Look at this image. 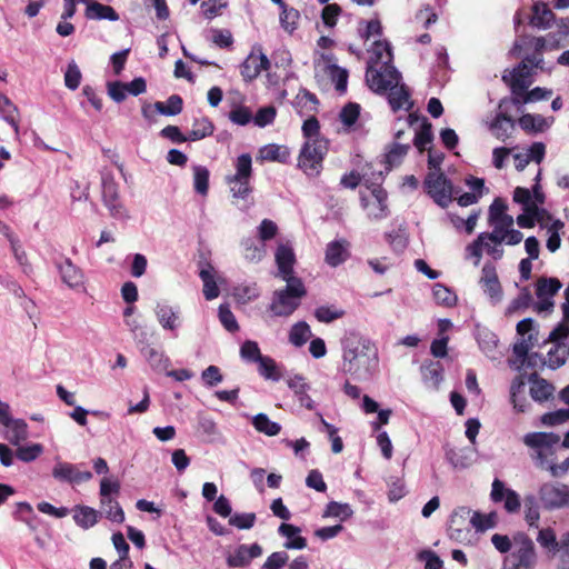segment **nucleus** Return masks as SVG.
Returning <instances> with one entry per match:
<instances>
[{
    "instance_id": "obj_27",
    "label": "nucleus",
    "mask_w": 569,
    "mask_h": 569,
    "mask_svg": "<svg viewBox=\"0 0 569 569\" xmlns=\"http://www.w3.org/2000/svg\"><path fill=\"white\" fill-rule=\"evenodd\" d=\"M560 437L553 432H530L523 437V443L533 449L551 448Z\"/></svg>"
},
{
    "instance_id": "obj_49",
    "label": "nucleus",
    "mask_w": 569,
    "mask_h": 569,
    "mask_svg": "<svg viewBox=\"0 0 569 569\" xmlns=\"http://www.w3.org/2000/svg\"><path fill=\"white\" fill-rule=\"evenodd\" d=\"M214 126L208 118L196 119L189 132V141H198L213 133Z\"/></svg>"
},
{
    "instance_id": "obj_40",
    "label": "nucleus",
    "mask_w": 569,
    "mask_h": 569,
    "mask_svg": "<svg viewBox=\"0 0 569 569\" xmlns=\"http://www.w3.org/2000/svg\"><path fill=\"white\" fill-rule=\"evenodd\" d=\"M0 114L13 128L16 136H18V108L4 94H0Z\"/></svg>"
},
{
    "instance_id": "obj_16",
    "label": "nucleus",
    "mask_w": 569,
    "mask_h": 569,
    "mask_svg": "<svg viewBox=\"0 0 569 569\" xmlns=\"http://www.w3.org/2000/svg\"><path fill=\"white\" fill-rule=\"evenodd\" d=\"M61 280L69 288L77 289L82 287L83 281V272L80 268L74 266L69 258H66L62 262L57 264Z\"/></svg>"
},
{
    "instance_id": "obj_39",
    "label": "nucleus",
    "mask_w": 569,
    "mask_h": 569,
    "mask_svg": "<svg viewBox=\"0 0 569 569\" xmlns=\"http://www.w3.org/2000/svg\"><path fill=\"white\" fill-rule=\"evenodd\" d=\"M241 246L243 247V257L249 262H259L266 256V244L258 242L252 238L242 240Z\"/></svg>"
},
{
    "instance_id": "obj_58",
    "label": "nucleus",
    "mask_w": 569,
    "mask_h": 569,
    "mask_svg": "<svg viewBox=\"0 0 569 569\" xmlns=\"http://www.w3.org/2000/svg\"><path fill=\"white\" fill-rule=\"evenodd\" d=\"M409 149H410V146L408 143L395 142L386 154V162L388 164V170H390L393 167L399 166Z\"/></svg>"
},
{
    "instance_id": "obj_45",
    "label": "nucleus",
    "mask_w": 569,
    "mask_h": 569,
    "mask_svg": "<svg viewBox=\"0 0 569 569\" xmlns=\"http://www.w3.org/2000/svg\"><path fill=\"white\" fill-rule=\"evenodd\" d=\"M252 425L257 431L269 437L277 436L281 431V426L276 421H271L266 413L256 415L252 419Z\"/></svg>"
},
{
    "instance_id": "obj_13",
    "label": "nucleus",
    "mask_w": 569,
    "mask_h": 569,
    "mask_svg": "<svg viewBox=\"0 0 569 569\" xmlns=\"http://www.w3.org/2000/svg\"><path fill=\"white\" fill-rule=\"evenodd\" d=\"M154 315L161 328L174 332L181 325L180 309L168 303H157Z\"/></svg>"
},
{
    "instance_id": "obj_21",
    "label": "nucleus",
    "mask_w": 569,
    "mask_h": 569,
    "mask_svg": "<svg viewBox=\"0 0 569 569\" xmlns=\"http://www.w3.org/2000/svg\"><path fill=\"white\" fill-rule=\"evenodd\" d=\"M139 347L141 355L144 357L152 370L161 372L169 367L170 360L162 351L152 347L148 342L140 345Z\"/></svg>"
},
{
    "instance_id": "obj_2",
    "label": "nucleus",
    "mask_w": 569,
    "mask_h": 569,
    "mask_svg": "<svg viewBox=\"0 0 569 569\" xmlns=\"http://www.w3.org/2000/svg\"><path fill=\"white\" fill-rule=\"evenodd\" d=\"M283 289L276 290L269 310L274 317H289L300 306L301 299L307 295L301 279L286 281Z\"/></svg>"
},
{
    "instance_id": "obj_11",
    "label": "nucleus",
    "mask_w": 569,
    "mask_h": 569,
    "mask_svg": "<svg viewBox=\"0 0 569 569\" xmlns=\"http://www.w3.org/2000/svg\"><path fill=\"white\" fill-rule=\"evenodd\" d=\"M480 284L483 292L489 297L493 305L499 303L502 300V288L495 266L490 263H486L483 266Z\"/></svg>"
},
{
    "instance_id": "obj_60",
    "label": "nucleus",
    "mask_w": 569,
    "mask_h": 569,
    "mask_svg": "<svg viewBox=\"0 0 569 569\" xmlns=\"http://www.w3.org/2000/svg\"><path fill=\"white\" fill-rule=\"evenodd\" d=\"M193 187L196 192L206 196L209 189V170L203 166H193Z\"/></svg>"
},
{
    "instance_id": "obj_3",
    "label": "nucleus",
    "mask_w": 569,
    "mask_h": 569,
    "mask_svg": "<svg viewBox=\"0 0 569 569\" xmlns=\"http://www.w3.org/2000/svg\"><path fill=\"white\" fill-rule=\"evenodd\" d=\"M537 551L535 543L526 533L513 536V548L502 562V569H536Z\"/></svg>"
},
{
    "instance_id": "obj_50",
    "label": "nucleus",
    "mask_w": 569,
    "mask_h": 569,
    "mask_svg": "<svg viewBox=\"0 0 569 569\" xmlns=\"http://www.w3.org/2000/svg\"><path fill=\"white\" fill-rule=\"evenodd\" d=\"M442 371L443 369L440 362H430L421 367V372L425 382L436 389L442 381Z\"/></svg>"
},
{
    "instance_id": "obj_61",
    "label": "nucleus",
    "mask_w": 569,
    "mask_h": 569,
    "mask_svg": "<svg viewBox=\"0 0 569 569\" xmlns=\"http://www.w3.org/2000/svg\"><path fill=\"white\" fill-rule=\"evenodd\" d=\"M345 316V311L335 306H320L315 310V317L319 322L330 323Z\"/></svg>"
},
{
    "instance_id": "obj_37",
    "label": "nucleus",
    "mask_w": 569,
    "mask_h": 569,
    "mask_svg": "<svg viewBox=\"0 0 569 569\" xmlns=\"http://www.w3.org/2000/svg\"><path fill=\"white\" fill-rule=\"evenodd\" d=\"M214 270L208 264L207 268L200 270V278L203 282V296L207 300H213L219 297L220 290L214 280Z\"/></svg>"
},
{
    "instance_id": "obj_48",
    "label": "nucleus",
    "mask_w": 569,
    "mask_h": 569,
    "mask_svg": "<svg viewBox=\"0 0 569 569\" xmlns=\"http://www.w3.org/2000/svg\"><path fill=\"white\" fill-rule=\"evenodd\" d=\"M433 140L432 126L423 118L420 129L416 131L413 144L420 151H425Z\"/></svg>"
},
{
    "instance_id": "obj_9",
    "label": "nucleus",
    "mask_w": 569,
    "mask_h": 569,
    "mask_svg": "<svg viewBox=\"0 0 569 569\" xmlns=\"http://www.w3.org/2000/svg\"><path fill=\"white\" fill-rule=\"evenodd\" d=\"M274 260L278 267V277L284 281L299 279L295 276L293 266L296 263V254L289 242L278 244L274 252Z\"/></svg>"
},
{
    "instance_id": "obj_32",
    "label": "nucleus",
    "mask_w": 569,
    "mask_h": 569,
    "mask_svg": "<svg viewBox=\"0 0 569 569\" xmlns=\"http://www.w3.org/2000/svg\"><path fill=\"white\" fill-rule=\"evenodd\" d=\"M100 517V512L88 506H77L74 508L73 520L82 529L93 527Z\"/></svg>"
},
{
    "instance_id": "obj_1",
    "label": "nucleus",
    "mask_w": 569,
    "mask_h": 569,
    "mask_svg": "<svg viewBox=\"0 0 569 569\" xmlns=\"http://www.w3.org/2000/svg\"><path fill=\"white\" fill-rule=\"evenodd\" d=\"M378 349L369 339L347 340L343 345L342 371L358 380H368L378 369Z\"/></svg>"
},
{
    "instance_id": "obj_10",
    "label": "nucleus",
    "mask_w": 569,
    "mask_h": 569,
    "mask_svg": "<svg viewBox=\"0 0 569 569\" xmlns=\"http://www.w3.org/2000/svg\"><path fill=\"white\" fill-rule=\"evenodd\" d=\"M271 63L263 52H251L240 66V72L244 81L250 82L262 71L269 70Z\"/></svg>"
},
{
    "instance_id": "obj_62",
    "label": "nucleus",
    "mask_w": 569,
    "mask_h": 569,
    "mask_svg": "<svg viewBox=\"0 0 569 569\" xmlns=\"http://www.w3.org/2000/svg\"><path fill=\"white\" fill-rule=\"evenodd\" d=\"M16 456L23 462H32L43 452V446L40 443H31L28 446H16Z\"/></svg>"
},
{
    "instance_id": "obj_53",
    "label": "nucleus",
    "mask_w": 569,
    "mask_h": 569,
    "mask_svg": "<svg viewBox=\"0 0 569 569\" xmlns=\"http://www.w3.org/2000/svg\"><path fill=\"white\" fill-rule=\"evenodd\" d=\"M561 282L557 278H540L536 284L537 298H552L561 288Z\"/></svg>"
},
{
    "instance_id": "obj_23",
    "label": "nucleus",
    "mask_w": 569,
    "mask_h": 569,
    "mask_svg": "<svg viewBox=\"0 0 569 569\" xmlns=\"http://www.w3.org/2000/svg\"><path fill=\"white\" fill-rule=\"evenodd\" d=\"M82 2L87 3L84 16L89 20H119V14L110 6L102 4L97 1L88 2L86 0H82Z\"/></svg>"
},
{
    "instance_id": "obj_51",
    "label": "nucleus",
    "mask_w": 569,
    "mask_h": 569,
    "mask_svg": "<svg viewBox=\"0 0 569 569\" xmlns=\"http://www.w3.org/2000/svg\"><path fill=\"white\" fill-rule=\"evenodd\" d=\"M101 174V197L102 199L117 197L120 194L119 186L114 180V176L111 170L103 168Z\"/></svg>"
},
{
    "instance_id": "obj_12",
    "label": "nucleus",
    "mask_w": 569,
    "mask_h": 569,
    "mask_svg": "<svg viewBox=\"0 0 569 569\" xmlns=\"http://www.w3.org/2000/svg\"><path fill=\"white\" fill-rule=\"evenodd\" d=\"M52 477L59 481L80 483L89 481L92 478V473L90 471H80L72 463L57 461L52 469Z\"/></svg>"
},
{
    "instance_id": "obj_46",
    "label": "nucleus",
    "mask_w": 569,
    "mask_h": 569,
    "mask_svg": "<svg viewBox=\"0 0 569 569\" xmlns=\"http://www.w3.org/2000/svg\"><path fill=\"white\" fill-rule=\"evenodd\" d=\"M183 101L178 94H172L166 102L157 101L153 104L156 111L163 116H177L182 111Z\"/></svg>"
},
{
    "instance_id": "obj_19",
    "label": "nucleus",
    "mask_w": 569,
    "mask_h": 569,
    "mask_svg": "<svg viewBox=\"0 0 569 569\" xmlns=\"http://www.w3.org/2000/svg\"><path fill=\"white\" fill-rule=\"evenodd\" d=\"M530 382V397L537 402H543L549 400L553 392L555 387L552 383L543 378H540L538 373L533 372L528 378Z\"/></svg>"
},
{
    "instance_id": "obj_22",
    "label": "nucleus",
    "mask_w": 569,
    "mask_h": 569,
    "mask_svg": "<svg viewBox=\"0 0 569 569\" xmlns=\"http://www.w3.org/2000/svg\"><path fill=\"white\" fill-rule=\"evenodd\" d=\"M300 531L299 527L291 523H281L279 526V535L287 538V541L283 543L286 549L301 550L307 547V540L299 535Z\"/></svg>"
},
{
    "instance_id": "obj_42",
    "label": "nucleus",
    "mask_w": 569,
    "mask_h": 569,
    "mask_svg": "<svg viewBox=\"0 0 569 569\" xmlns=\"http://www.w3.org/2000/svg\"><path fill=\"white\" fill-rule=\"evenodd\" d=\"M447 460L453 468L465 469L471 466L472 459V450L465 449H450L446 452Z\"/></svg>"
},
{
    "instance_id": "obj_26",
    "label": "nucleus",
    "mask_w": 569,
    "mask_h": 569,
    "mask_svg": "<svg viewBox=\"0 0 569 569\" xmlns=\"http://www.w3.org/2000/svg\"><path fill=\"white\" fill-rule=\"evenodd\" d=\"M6 432L3 437L12 445L19 446L29 437L28 425L23 419H12L10 422L3 425Z\"/></svg>"
},
{
    "instance_id": "obj_14",
    "label": "nucleus",
    "mask_w": 569,
    "mask_h": 569,
    "mask_svg": "<svg viewBox=\"0 0 569 569\" xmlns=\"http://www.w3.org/2000/svg\"><path fill=\"white\" fill-rule=\"evenodd\" d=\"M261 553L262 548L258 543L250 546L241 545L227 558V563L229 567L233 568L244 567L248 566L252 559L260 557Z\"/></svg>"
},
{
    "instance_id": "obj_24",
    "label": "nucleus",
    "mask_w": 569,
    "mask_h": 569,
    "mask_svg": "<svg viewBox=\"0 0 569 569\" xmlns=\"http://www.w3.org/2000/svg\"><path fill=\"white\" fill-rule=\"evenodd\" d=\"M519 126L526 132H542L551 127L553 117L545 118L541 114H522L519 120Z\"/></svg>"
},
{
    "instance_id": "obj_25",
    "label": "nucleus",
    "mask_w": 569,
    "mask_h": 569,
    "mask_svg": "<svg viewBox=\"0 0 569 569\" xmlns=\"http://www.w3.org/2000/svg\"><path fill=\"white\" fill-rule=\"evenodd\" d=\"M476 339L482 352L491 359L497 358L498 338L485 327L478 326L476 329Z\"/></svg>"
},
{
    "instance_id": "obj_34",
    "label": "nucleus",
    "mask_w": 569,
    "mask_h": 569,
    "mask_svg": "<svg viewBox=\"0 0 569 569\" xmlns=\"http://www.w3.org/2000/svg\"><path fill=\"white\" fill-rule=\"evenodd\" d=\"M513 127L515 122L512 118L505 113H498L490 123V130L493 133V136L502 141H505L510 136V132L513 129Z\"/></svg>"
},
{
    "instance_id": "obj_64",
    "label": "nucleus",
    "mask_w": 569,
    "mask_h": 569,
    "mask_svg": "<svg viewBox=\"0 0 569 569\" xmlns=\"http://www.w3.org/2000/svg\"><path fill=\"white\" fill-rule=\"evenodd\" d=\"M236 173L232 174V178H246L251 179L252 174V159L249 153L240 154L234 163Z\"/></svg>"
},
{
    "instance_id": "obj_56",
    "label": "nucleus",
    "mask_w": 569,
    "mask_h": 569,
    "mask_svg": "<svg viewBox=\"0 0 569 569\" xmlns=\"http://www.w3.org/2000/svg\"><path fill=\"white\" fill-rule=\"evenodd\" d=\"M124 325L138 346L148 342L149 333L146 326L142 325L139 318L127 319Z\"/></svg>"
},
{
    "instance_id": "obj_41",
    "label": "nucleus",
    "mask_w": 569,
    "mask_h": 569,
    "mask_svg": "<svg viewBox=\"0 0 569 569\" xmlns=\"http://www.w3.org/2000/svg\"><path fill=\"white\" fill-rule=\"evenodd\" d=\"M104 207L108 209L111 218L120 221L130 219L129 210L122 202L120 194L117 197L102 199Z\"/></svg>"
},
{
    "instance_id": "obj_8",
    "label": "nucleus",
    "mask_w": 569,
    "mask_h": 569,
    "mask_svg": "<svg viewBox=\"0 0 569 569\" xmlns=\"http://www.w3.org/2000/svg\"><path fill=\"white\" fill-rule=\"evenodd\" d=\"M490 499L498 503L503 501V508L509 513H516L520 510L521 500L518 492L507 488L505 482L496 478L491 483Z\"/></svg>"
},
{
    "instance_id": "obj_63",
    "label": "nucleus",
    "mask_w": 569,
    "mask_h": 569,
    "mask_svg": "<svg viewBox=\"0 0 569 569\" xmlns=\"http://www.w3.org/2000/svg\"><path fill=\"white\" fill-rule=\"evenodd\" d=\"M261 157L264 160L269 161H280L286 162L289 157V151L284 147H280L277 144H269L261 149Z\"/></svg>"
},
{
    "instance_id": "obj_55",
    "label": "nucleus",
    "mask_w": 569,
    "mask_h": 569,
    "mask_svg": "<svg viewBox=\"0 0 569 569\" xmlns=\"http://www.w3.org/2000/svg\"><path fill=\"white\" fill-rule=\"evenodd\" d=\"M513 201L522 204L525 212L538 213L537 202L532 201L531 191L529 189L517 187L513 191Z\"/></svg>"
},
{
    "instance_id": "obj_35",
    "label": "nucleus",
    "mask_w": 569,
    "mask_h": 569,
    "mask_svg": "<svg viewBox=\"0 0 569 569\" xmlns=\"http://www.w3.org/2000/svg\"><path fill=\"white\" fill-rule=\"evenodd\" d=\"M100 516L104 515L112 522L121 523L124 521V512L119 502L112 497L100 498Z\"/></svg>"
},
{
    "instance_id": "obj_31",
    "label": "nucleus",
    "mask_w": 569,
    "mask_h": 569,
    "mask_svg": "<svg viewBox=\"0 0 569 569\" xmlns=\"http://www.w3.org/2000/svg\"><path fill=\"white\" fill-rule=\"evenodd\" d=\"M393 56L388 41H375L370 50L369 64L380 66L392 62Z\"/></svg>"
},
{
    "instance_id": "obj_59",
    "label": "nucleus",
    "mask_w": 569,
    "mask_h": 569,
    "mask_svg": "<svg viewBox=\"0 0 569 569\" xmlns=\"http://www.w3.org/2000/svg\"><path fill=\"white\" fill-rule=\"evenodd\" d=\"M432 293L436 302L445 307H452L457 302L456 293L442 283H436Z\"/></svg>"
},
{
    "instance_id": "obj_44",
    "label": "nucleus",
    "mask_w": 569,
    "mask_h": 569,
    "mask_svg": "<svg viewBox=\"0 0 569 569\" xmlns=\"http://www.w3.org/2000/svg\"><path fill=\"white\" fill-rule=\"evenodd\" d=\"M258 371L266 380L279 381L282 377L277 362L268 356H263L260 361H258Z\"/></svg>"
},
{
    "instance_id": "obj_30",
    "label": "nucleus",
    "mask_w": 569,
    "mask_h": 569,
    "mask_svg": "<svg viewBox=\"0 0 569 569\" xmlns=\"http://www.w3.org/2000/svg\"><path fill=\"white\" fill-rule=\"evenodd\" d=\"M538 341L537 333H529L527 338H522L513 345L512 351L516 356V361H510L511 366H517V369H520L525 366V359L529 353V350L535 346Z\"/></svg>"
},
{
    "instance_id": "obj_47",
    "label": "nucleus",
    "mask_w": 569,
    "mask_h": 569,
    "mask_svg": "<svg viewBox=\"0 0 569 569\" xmlns=\"http://www.w3.org/2000/svg\"><path fill=\"white\" fill-rule=\"evenodd\" d=\"M311 329L306 321H299L291 327L289 341L295 347L303 346L311 338Z\"/></svg>"
},
{
    "instance_id": "obj_17",
    "label": "nucleus",
    "mask_w": 569,
    "mask_h": 569,
    "mask_svg": "<svg viewBox=\"0 0 569 569\" xmlns=\"http://www.w3.org/2000/svg\"><path fill=\"white\" fill-rule=\"evenodd\" d=\"M288 387L293 391L300 406L312 410L315 408V401L308 395L310 386L306 382L305 378L300 375H295L287 379Z\"/></svg>"
},
{
    "instance_id": "obj_4",
    "label": "nucleus",
    "mask_w": 569,
    "mask_h": 569,
    "mask_svg": "<svg viewBox=\"0 0 569 569\" xmlns=\"http://www.w3.org/2000/svg\"><path fill=\"white\" fill-rule=\"evenodd\" d=\"M328 152V140L317 138L307 140L298 158L299 168L308 176L316 177L322 169V161Z\"/></svg>"
},
{
    "instance_id": "obj_52",
    "label": "nucleus",
    "mask_w": 569,
    "mask_h": 569,
    "mask_svg": "<svg viewBox=\"0 0 569 569\" xmlns=\"http://www.w3.org/2000/svg\"><path fill=\"white\" fill-rule=\"evenodd\" d=\"M227 183L233 198L244 200L252 191L250 179L227 177Z\"/></svg>"
},
{
    "instance_id": "obj_20",
    "label": "nucleus",
    "mask_w": 569,
    "mask_h": 569,
    "mask_svg": "<svg viewBox=\"0 0 569 569\" xmlns=\"http://www.w3.org/2000/svg\"><path fill=\"white\" fill-rule=\"evenodd\" d=\"M372 201H368L363 203V206L368 209V216L371 219L380 220L388 216V207H387V192L381 188H375L372 190Z\"/></svg>"
},
{
    "instance_id": "obj_28",
    "label": "nucleus",
    "mask_w": 569,
    "mask_h": 569,
    "mask_svg": "<svg viewBox=\"0 0 569 569\" xmlns=\"http://www.w3.org/2000/svg\"><path fill=\"white\" fill-rule=\"evenodd\" d=\"M540 501L539 496L532 493L526 495L523 498L525 521L529 528L539 529L540 520Z\"/></svg>"
},
{
    "instance_id": "obj_57",
    "label": "nucleus",
    "mask_w": 569,
    "mask_h": 569,
    "mask_svg": "<svg viewBox=\"0 0 569 569\" xmlns=\"http://www.w3.org/2000/svg\"><path fill=\"white\" fill-rule=\"evenodd\" d=\"M552 94V91L546 88L536 87L527 93L518 94L513 98V104L536 102L548 99Z\"/></svg>"
},
{
    "instance_id": "obj_54",
    "label": "nucleus",
    "mask_w": 569,
    "mask_h": 569,
    "mask_svg": "<svg viewBox=\"0 0 569 569\" xmlns=\"http://www.w3.org/2000/svg\"><path fill=\"white\" fill-rule=\"evenodd\" d=\"M326 72L329 74L331 81L335 83L336 90L339 91L340 93H345L348 83V71L336 64H328L326 66Z\"/></svg>"
},
{
    "instance_id": "obj_5",
    "label": "nucleus",
    "mask_w": 569,
    "mask_h": 569,
    "mask_svg": "<svg viewBox=\"0 0 569 569\" xmlns=\"http://www.w3.org/2000/svg\"><path fill=\"white\" fill-rule=\"evenodd\" d=\"M400 81L401 73L395 68L392 62L380 66L369 64L367 67L366 82L377 93H385L388 89H393Z\"/></svg>"
},
{
    "instance_id": "obj_43",
    "label": "nucleus",
    "mask_w": 569,
    "mask_h": 569,
    "mask_svg": "<svg viewBox=\"0 0 569 569\" xmlns=\"http://www.w3.org/2000/svg\"><path fill=\"white\" fill-rule=\"evenodd\" d=\"M547 366L556 370L562 367L569 356V347L566 343H557L548 351Z\"/></svg>"
},
{
    "instance_id": "obj_7",
    "label": "nucleus",
    "mask_w": 569,
    "mask_h": 569,
    "mask_svg": "<svg viewBox=\"0 0 569 569\" xmlns=\"http://www.w3.org/2000/svg\"><path fill=\"white\" fill-rule=\"evenodd\" d=\"M425 188L432 200L441 208L452 201V184L440 171H431L425 179Z\"/></svg>"
},
{
    "instance_id": "obj_36",
    "label": "nucleus",
    "mask_w": 569,
    "mask_h": 569,
    "mask_svg": "<svg viewBox=\"0 0 569 569\" xmlns=\"http://www.w3.org/2000/svg\"><path fill=\"white\" fill-rule=\"evenodd\" d=\"M536 540L548 553L552 556L558 553L559 540H557V533L553 528H539Z\"/></svg>"
},
{
    "instance_id": "obj_15",
    "label": "nucleus",
    "mask_w": 569,
    "mask_h": 569,
    "mask_svg": "<svg viewBox=\"0 0 569 569\" xmlns=\"http://www.w3.org/2000/svg\"><path fill=\"white\" fill-rule=\"evenodd\" d=\"M530 76L528 64L522 61L510 73V79L507 76H503L502 79L507 83H509L511 92L515 96L522 94L530 86V81L528 80Z\"/></svg>"
},
{
    "instance_id": "obj_33",
    "label": "nucleus",
    "mask_w": 569,
    "mask_h": 569,
    "mask_svg": "<svg viewBox=\"0 0 569 569\" xmlns=\"http://www.w3.org/2000/svg\"><path fill=\"white\" fill-rule=\"evenodd\" d=\"M318 103L319 101L316 94L306 89H301L295 99V107L300 116H307L316 112Z\"/></svg>"
},
{
    "instance_id": "obj_38",
    "label": "nucleus",
    "mask_w": 569,
    "mask_h": 569,
    "mask_svg": "<svg viewBox=\"0 0 569 569\" xmlns=\"http://www.w3.org/2000/svg\"><path fill=\"white\" fill-rule=\"evenodd\" d=\"M532 10L530 24L538 29H548L553 19L552 11L545 3H536Z\"/></svg>"
},
{
    "instance_id": "obj_18",
    "label": "nucleus",
    "mask_w": 569,
    "mask_h": 569,
    "mask_svg": "<svg viewBox=\"0 0 569 569\" xmlns=\"http://www.w3.org/2000/svg\"><path fill=\"white\" fill-rule=\"evenodd\" d=\"M349 242L345 239L333 240L327 244L325 260L330 267H338L349 257Z\"/></svg>"
},
{
    "instance_id": "obj_29",
    "label": "nucleus",
    "mask_w": 569,
    "mask_h": 569,
    "mask_svg": "<svg viewBox=\"0 0 569 569\" xmlns=\"http://www.w3.org/2000/svg\"><path fill=\"white\" fill-rule=\"evenodd\" d=\"M388 101L393 111H398L400 109L409 110L412 107L410 92L405 84L399 83L397 87H393V89H388Z\"/></svg>"
},
{
    "instance_id": "obj_6",
    "label": "nucleus",
    "mask_w": 569,
    "mask_h": 569,
    "mask_svg": "<svg viewBox=\"0 0 569 569\" xmlns=\"http://www.w3.org/2000/svg\"><path fill=\"white\" fill-rule=\"evenodd\" d=\"M541 507L547 511L569 508V486L562 482H545L538 489Z\"/></svg>"
}]
</instances>
